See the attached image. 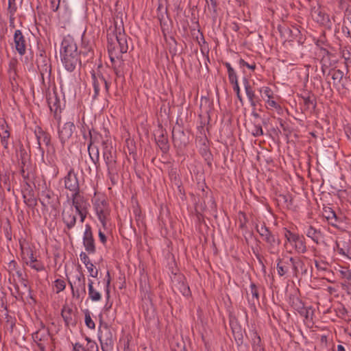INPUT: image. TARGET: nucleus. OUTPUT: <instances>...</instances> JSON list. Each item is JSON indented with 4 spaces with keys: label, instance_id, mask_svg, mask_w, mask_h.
I'll use <instances>...</instances> for the list:
<instances>
[{
    "label": "nucleus",
    "instance_id": "1",
    "mask_svg": "<svg viewBox=\"0 0 351 351\" xmlns=\"http://www.w3.org/2000/svg\"><path fill=\"white\" fill-rule=\"evenodd\" d=\"M256 230L267 244L269 253L271 254H278L281 241L269 230L265 223L263 222L260 226L256 225Z\"/></svg>",
    "mask_w": 351,
    "mask_h": 351
},
{
    "label": "nucleus",
    "instance_id": "2",
    "mask_svg": "<svg viewBox=\"0 0 351 351\" xmlns=\"http://www.w3.org/2000/svg\"><path fill=\"white\" fill-rule=\"evenodd\" d=\"M43 209L57 210L60 205L59 197L53 191L45 189L42 191L39 197Z\"/></svg>",
    "mask_w": 351,
    "mask_h": 351
},
{
    "label": "nucleus",
    "instance_id": "3",
    "mask_svg": "<svg viewBox=\"0 0 351 351\" xmlns=\"http://www.w3.org/2000/svg\"><path fill=\"white\" fill-rule=\"evenodd\" d=\"M200 119L199 125L197 126L198 133L199 136L197 138L196 143L200 146L201 152L203 154H206L209 152L208 141L206 138V132L208 131V126L205 128L206 125L209 124L210 117L208 115L207 120L205 119L203 120L202 116L199 115Z\"/></svg>",
    "mask_w": 351,
    "mask_h": 351
},
{
    "label": "nucleus",
    "instance_id": "4",
    "mask_svg": "<svg viewBox=\"0 0 351 351\" xmlns=\"http://www.w3.org/2000/svg\"><path fill=\"white\" fill-rule=\"evenodd\" d=\"M99 340L102 351H113L115 338L113 336L111 329L104 326L100 328L99 331Z\"/></svg>",
    "mask_w": 351,
    "mask_h": 351
},
{
    "label": "nucleus",
    "instance_id": "5",
    "mask_svg": "<svg viewBox=\"0 0 351 351\" xmlns=\"http://www.w3.org/2000/svg\"><path fill=\"white\" fill-rule=\"evenodd\" d=\"M34 134L42 154L45 152L47 154H53L55 152L53 145L50 143L49 134L45 132L40 127L37 126L36 128Z\"/></svg>",
    "mask_w": 351,
    "mask_h": 351
},
{
    "label": "nucleus",
    "instance_id": "6",
    "mask_svg": "<svg viewBox=\"0 0 351 351\" xmlns=\"http://www.w3.org/2000/svg\"><path fill=\"white\" fill-rule=\"evenodd\" d=\"M47 101L50 111L53 113V117L58 121L61 119V101L56 91L47 94Z\"/></svg>",
    "mask_w": 351,
    "mask_h": 351
},
{
    "label": "nucleus",
    "instance_id": "7",
    "mask_svg": "<svg viewBox=\"0 0 351 351\" xmlns=\"http://www.w3.org/2000/svg\"><path fill=\"white\" fill-rule=\"evenodd\" d=\"M32 339L40 351H45L46 346L49 345L51 339L49 330L45 326H42L41 328L32 334Z\"/></svg>",
    "mask_w": 351,
    "mask_h": 351
},
{
    "label": "nucleus",
    "instance_id": "8",
    "mask_svg": "<svg viewBox=\"0 0 351 351\" xmlns=\"http://www.w3.org/2000/svg\"><path fill=\"white\" fill-rule=\"evenodd\" d=\"M80 56L77 45L70 36H65L61 43L60 56Z\"/></svg>",
    "mask_w": 351,
    "mask_h": 351
},
{
    "label": "nucleus",
    "instance_id": "9",
    "mask_svg": "<svg viewBox=\"0 0 351 351\" xmlns=\"http://www.w3.org/2000/svg\"><path fill=\"white\" fill-rule=\"evenodd\" d=\"M61 315L66 327L69 328L76 326L78 322L77 309L73 310L69 306L64 305L61 311Z\"/></svg>",
    "mask_w": 351,
    "mask_h": 351
},
{
    "label": "nucleus",
    "instance_id": "10",
    "mask_svg": "<svg viewBox=\"0 0 351 351\" xmlns=\"http://www.w3.org/2000/svg\"><path fill=\"white\" fill-rule=\"evenodd\" d=\"M172 289L175 293H180L184 296H189L191 294L190 288L182 275L174 277L172 280Z\"/></svg>",
    "mask_w": 351,
    "mask_h": 351
},
{
    "label": "nucleus",
    "instance_id": "11",
    "mask_svg": "<svg viewBox=\"0 0 351 351\" xmlns=\"http://www.w3.org/2000/svg\"><path fill=\"white\" fill-rule=\"evenodd\" d=\"M64 187L72 193L80 191V184L77 173L71 168L64 178Z\"/></svg>",
    "mask_w": 351,
    "mask_h": 351
},
{
    "label": "nucleus",
    "instance_id": "12",
    "mask_svg": "<svg viewBox=\"0 0 351 351\" xmlns=\"http://www.w3.org/2000/svg\"><path fill=\"white\" fill-rule=\"evenodd\" d=\"M95 209L99 220L105 228L108 216L110 214L108 203L105 200H97L95 203Z\"/></svg>",
    "mask_w": 351,
    "mask_h": 351
},
{
    "label": "nucleus",
    "instance_id": "13",
    "mask_svg": "<svg viewBox=\"0 0 351 351\" xmlns=\"http://www.w3.org/2000/svg\"><path fill=\"white\" fill-rule=\"evenodd\" d=\"M83 245L88 254H95L96 252L95 239L93 238L91 226L89 224L86 225L83 236Z\"/></svg>",
    "mask_w": 351,
    "mask_h": 351
},
{
    "label": "nucleus",
    "instance_id": "14",
    "mask_svg": "<svg viewBox=\"0 0 351 351\" xmlns=\"http://www.w3.org/2000/svg\"><path fill=\"white\" fill-rule=\"evenodd\" d=\"M289 262L295 277H298L300 274L305 276L308 274V269L305 267L304 263L300 258L289 257Z\"/></svg>",
    "mask_w": 351,
    "mask_h": 351
},
{
    "label": "nucleus",
    "instance_id": "15",
    "mask_svg": "<svg viewBox=\"0 0 351 351\" xmlns=\"http://www.w3.org/2000/svg\"><path fill=\"white\" fill-rule=\"evenodd\" d=\"M61 62L69 72L73 71L76 66L82 63L80 56H61Z\"/></svg>",
    "mask_w": 351,
    "mask_h": 351
},
{
    "label": "nucleus",
    "instance_id": "16",
    "mask_svg": "<svg viewBox=\"0 0 351 351\" xmlns=\"http://www.w3.org/2000/svg\"><path fill=\"white\" fill-rule=\"evenodd\" d=\"M14 42L17 52L23 56L26 53V40L20 29L15 31L14 34Z\"/></svg>",
    "mask_w": 351,
    "mask_h": 351
},
{
    "label": "nucleus",
    "instance_id": "17",
    "mask_svg": "<svg viewBox=\"0 0 351 351\" xmlns=\"http://www.w3.org/2000/svg\"><path fill=\"white\" fill-rule=\"evenodd\" d=\"M243 83L249 102L252 107L255 108L256 104L261 101V99L259 97L255 94L253 88L251 86V85L250 84V82L246 77H243Z\"/></svg>",
    "mask_w": 351,
    "mask_h": 351
},
{
    "label": "nucleus",
    "instance_id": "18",
    "mask_svg": "<svg viewBox=\"0 0 351 351\" xmlns=\"http://www.w3.org/2000/svg\"><path fill=\"white\" fill-rule=\"evenodd\" d=\"M75 129V125L72 122H66L62 128L59 129V138L62 144H64L71 137Z\"/></svg>",
    "mask_w": 351,
    "mask_h": 351
},
{
    "label": "nucleus",
    "instance_id": "19",
    "mask_svg": "<svg viewBox=\"0 0 351 351\" xmlns=\"http://www.w3.org/2000/svg\"><path fill=\"white\" fill-rule=\"evenodd\" d=\"M48 62L49 60L47 58L44 52H41L39 55H37L36 63L41 75H44L45 73H50L51 69Z\"/></svg>",
    "mask_w": 351,
    "mask_h": 351
},
{
    "label": "nucleus",
    "instance_id": "20",
    "mask_svg": "<svg viewBox=\"0 0 351 351\" xmlns=\"http://www.w3.org/2000/svg\"><path fill=\"white\" fill-rule=\"evenodd\" d=\"M172 138L176 146L180 147L187 143V137L180 127L173 128Z\"/></svg>",
    "mask_w": 351,
    "mask_h": 351
},
{
    "label": "nucleus",
    "instance_id": "21",
    "mask_svg": "<svg viewBox=\"0 0 351 351\" xmlns=\"http://www.w3.org/2000/svg\"><path fill=\"white\" fill-rule=\"evenodd\" d=\"M93 85L94 88V95L93 98L95 99L99 95V92L103 88V85L106 84V78L100 73L96 74L93 73L92 74Z\"/></svg>",
    "mask_w": 351,
    "mask_h": 351
},
{
    "label": "nucleus",
    "instance_id": "22",
    "mask_svg": "<svg viewBox=\"0 0 351 351\" xmlns=\"http://www.w3.org/2000/svg\"><path fill=\"white\" fill-rule=\"evenodd\" d=\"M72 204L76 211L87 209L88 203L80 194V191L72 193Z\"/></svg>",
    "mask_w": 351,
    "mask_h": 351
},
{
    "label": "nucleus",
    "instance_id": "23",
    "mask_svg": "<svg viewBox=\"0 0 351 351\" xmlns=\"http://www.w3.org/2000/svg\"><path fill=\"white\" fill-rule=\"evenodd\" d=\"M76 219V215L74 214L72 208L62 212V220L68 230H71L75 226Z\"/></svg>",
    "mask_w": 351,
    "mask_h": 351
},
{
    "label": "nucleus",
    "instance_id": "24",
    "mask_svg": "<svg viewBox=\"0 0 351 351\" xmlns=\"http://www.w3.org/2000/svg\"><path fill=\"white\" fill-rule=\"evenodd\" d=\"M315 265L319 271L324 272V276L323 278H325L329 282H333V280H330L328 278L333 274V272L329 269V264L324 261L315 260Z\"/></svg>",
    "mask_w": 351,
    "mask_h": 351
},
{
    "label": "nucleus",
    "instance_id": "25",
    "mask_svg": "<svg viewBox=\"0 0 351 351\" xmlns=\"http://www.w3.org/2000/svg\"><path fill=\"white\" fill-rule=\"evenodd\" d=\"M116 41L118 44V47H116V49L118 50V52H120V54H123L127 53L128 50V38L125 34H122L119 32V34H116L115 35Z\"/></svg>",
    "mask_w": 351,
    "mask_h": 351
},
{
    "label": "nucleus",
    "instance_id": "26",
    "mask_svg": "<svg viewBox=\"0 0 351 351\" xmlns=\"http://www.w3.org/2000/svg\"><path fill=\"white\" fill-rule=\"evenodd\" d=\"M89 135L90 138V144L88 146V154H99V149L97 147V142H96V139L97 138V133L94 130H89Z\"/></svg>",
    "mask_w": 351,
    "mask_h": 351
},
{
    "label": "nucleus",
    "instance_id": "27",
    "mask_svg": "<svg viewBox=\"0 0 351 351\" xmlns=\"http://www.w3.org/2000/svg\"><path fill=\"white\" fill-rule=\"evenodd\" d=\"M306 236L311 238L317 244L319 243L320 239L323 238L322 232L312 226H309L306 230Z\"/></svg>",
    "mask_w": 351,
    "mask_h": 351
},
{
    "label": "nucleus",
    "instance_id": "28",
    "mask_svg": "<svg viewBox=\"0 0 351 351\" xmlns=\"http://www.w3.org/2000/svg\"><path fill=\"white\" fill-rule=\"evenodd\" d=\"M340 273L343 278L345 279L344 282L341 283L342 287L344 290H346L348 293L351 291V272L349 269H345L341 270Z\"/></svg>",
    "mask_w": 351,
    "mask_h": 351
},
{
    "label": "nucleus",
    "instance_id": "29",
    "mask_svg": "<svg viewBox=\"0 0 351 351\" xmlns=\"http://www.w3.org/2000/svg\"><path fill=\"white\" fill-rule=\"evenodd\" d=\"M277 261H278V263H277L276 268H277L278 274L280 276H283L286 274H287L289 271V265H291V263L289 262V258L287 261H285L283 262L282 260L279 258H278Z\"/></svg>",
    "mask_w": 351,
    "mask_h": 351
},
{
    "label": "nucleus",
    "instance_id": "30",
    "mask_svg": "<svg viewBox=\"0 0 351 351\" xmlns=\"http://www.w3.org/2000/svg\"><path fill=\"white\" fill-rule=\"evenodd\" d=\"M328 75H330L333 80V86L337 87L341 84L343 78V72L339 69H331L329 71Z\"/></svg>",
    "mask_w": 351,
    "mask_h": 351
},
{
    "label": "nucleus",
    "instance_id": "31",
    "mask_svg": "<svg viewBox=\"0 0 351 351\" xmlns=\"http://www.w3.org/2000/svg\"><path fill=\"white\" fill-rule=\"evenodd\" d=\"M69 285L71 286L73 297L82 301L83 298L86 295V285H84V289H82L79 287V284L75 285V287L71 282H69Z\"/></svg>",
    "mask_w": 351,
    "mask_h": 351
},
{
    "label": "nucleus",
    "instance_id": "32",
    "mask_svg": "<svg viewBox=\"0 0 351 351\" xmlns=\"http://www.w3.org/2000/svg\"><path fill=\"white\" fill-rule=\"evenodd\" d=\"M73 351H99V347L91 342L85 346L80 343H75L73 344Z\"/></svg>",
    "mask_w": 351,
    "mask_h": 351
},
{
    "label": "nucleus",
    "instance_id": "33",
    "mask_svg": "<svg viewBox=\"0 0 351 351\" xmlns=\"http://www.w3.org/2000/svg\"><path fill=\"white\" fill-rule=\"evenodd\" d=\"M262 124V122L259 121L254 120L253 121L252 125L250 127L249 131L254 136L258 137L264 134Z\"/></svg>",
    "mask_w": 351,
    "mask_h": 351
},
{
    "label": "nucleus",
    "instance_id": "34",
    "mask_svg": "<svg viewBox=\"0 0 351 351\" xmlns=\"http://www.w3.org/2000/svg\"><path fill=\"white\" fill-rule=\"evenodd\" d=\"M302 99L304 102L305 110H314L316 107V99L313 95L308 93L306 95H302Z\"/></svg>",
    "mask_w": 351,
    "mask_h": 351
},
{
    "label": "nucleus",
    "instance_id": "35",
    "mask_svg": "<svg viewBox=\"0 0 351 351\" xmlns=\"http://www.w3.org/2000/svg\"><path fill=\"white\" fill-rule=\"evenodd\" d=\"M93 284V281L89 279L88 283V291L89 298L92 301H99L101 298V295L99 291L94 289Z\"/></svg>",
    "mask_w": 351,
    "mask_h": 351
},
{
    "label": "nucleus",
    "instance_id": "36",
    "mask_svg": "<svg viewBox=\"0 0 351 351\" xmlns=\"http://www.w3.org/2000/svg\"><path fill=\"white\" fill-rule=\"evenodd\" d=\"M108 51L110 61L112 63L115 62L116 59H120L122 57V55L120 54V52H118V50L116 49L114 43H110L109 40L108 45Z\"/></svg>",
    "mask_w": 351,
    "mask_h": 351
},
{
    "label": "nucleus",
    "instance_id": "37",
    "mask_svg": "<svg viewBox=\"0 0 351 351\" xmlns=\"http://www.w3.org/2000/svg\"><path fill=\"white\" fill-rule=\"evenodd\" d=\"M289 303L290 306L296 311L299 312L304 306L302 301L295 295H290Z\"/></svg>",
    "mask_w": 351,
    "mask_h": 351
},
{
    "label": "nucleus",
    "instance_id": "38",
    "mask_svg": "<svg viewBox=\"0 0 351 351\" xmlns=\"http://www.w3.org/2000/svg\"><path fill=\"white\" fill-rule=\"evenodd\" d=\"M79 55L81 60L86 63L93 59L94 52L90 48L84 47V50L79 52Z\"/></svg>",
    "mask_w": 351,
    "mask_h": 351
},
{
    "label": "nucleus",
    "instance_id": "39",
    "mask_svg": "<svg viewBox=\"0 0 351 351\" xmlns=\"http://www.w3.org/2000/svg\"><path fill=\"white\" fill-rule=\"evenodd\" d=\"M295 250L298 254H304L307 251L305 239L303 236H301L299 240L295 242L293 245Z\"/></svg>",
    "mask_w": 351,
    "mask_h": 351
},
{
    "label": "nucleus",
    "instance_id": "40",
    "mask_svg": "<svg viewBox=\"0 0 351 351\" xmlns=\"http://www.w3.org/2000/svg\"><path fill=\"white\" fill-rule=\"evenodd\" d=\"M255 158L262 166H270L273 163V159L270 155H255Z\"/></svg>",
    "mask_w": 351,
    "mask_h": 351
},
{
    "label": "nucleus",
    "instance_id": "41",
    "mask_svg": "<svg viewBox=\"0 0 351 351\" xmlns=\"http://www.w3.org/2000/svg\"><path fill=\"white\" fill-rule=\"evenodd\" d=\"M21 254L23 259H29L28 261H26V263H33L36 260V258L34 256V252L30 247L24 248L21 246Z\"/></svg>",
    "mask_w": 351,
    "mask_h": 351
},
{
    "label": "nucleus",
    "instance_id": "42",
    "mask_svg": "<svg viewBox=\"0 0 351 351\" xmlns=\"http://www.w3.org/2000/svg\"><path fill=\"white\" fill-rule=\"evenodd\" d=\"M108 170H113L116 167L117 155H103Z\"/></svg>",
    "mask_w": 351,
    "mask_h": 351
},
{
    "label": "nucleus",
    "instance_id": "43",
    "mask_svg": "<svg viewBox=\"0 0 351 351\" xmlns=\"http://www.w3.org/2000/svg\"><path fill=\"white\" fill-rule=\"evenodd\" d=\"M282 134L288 137L292 132V129L289 123L281 118L278 119Z\"/></svg>",
    "mask_w": 351,
    "mask_h": 351
},
{
    "label": "nucleus",
    "instance_id": "44",
    "mask_svg": "<svg viewBox=\"0 0 351 351\" xmlns=\"http://www.w3.org/2000/svg\"><path fill=\"white\" fill-rule=\"evenodd\" d=\"M341 54L344 59L346 66L348 69L351 66V52L347 47H343L341 49Z\"/></svg>",
    "mask_w": 351,
    "mask_h": 351
},
{
    "label": "nucleus",
    "instance_id": "45",
    "mask_svg": "<svg viewBox=\"0 0 351 351\" xmlns=\"http://www.w3.org/2000/svg\"><path fill=\"white\" fill-rule=\"evenodd\" d=\"M156 143L162 153L166 154L169 149L168 140L164 136H161L157 140Z\"/></svg>",
    "mask_w": 351,
    "mask_h": 351
},
{
    "label": "nucleus",
    "instance_id": "46",
    "mask_svg": "<svg viewBox=\"0 0 351 351\" xmlns=\"http://www.w3.org/2000/svg\"><path fill=\"white\" fill-rule=\"evenodd\" d=\"M24 202L25 204L32 208H34L37 205V199L29 192L28 195H23Z\"/></svg>",
    "mask_w": 351,
    "mask_h": 351
},
{
    "label": "nucleus",
    "instance_id": "47",
    "mask_svg": "<svg viewBox=\"0 0 351 351\" xmlns=\"http://www.w3.org/2000/svg\"><path fill=\"white\" fill-rule=\"evenodd\" d=\"M286 230V232L285 233V237L287 239V241L291 243L292 245H293L295 242L298 241V240L300 239V238L301 237L300 235H299L298 234H295L293 232H292L291 231L289 230Z\"/></svg>",
    "mask_w": 351,
    "mask_h": 351
},
{
    "label": "nucleus",
    "instance_id": "48",
    "mask_svg": "<svg viewBox=\"0 0 351 351\" xmlns=\"http://www.w3.org/2000/svg\"><path fill=\"white\" fill-rule=\"evenodd\" d=\"M250 291L252 295V300H249L250 302H252L253 305L255 304V302H259V293L258 290V287L256 285L252 282L250 285Z\"/></svg>",
    "mask_w": 351,
    "mask_h": 351
},
{
    "label": "nucleus",
    "instance_id": "49",
    "mask_svg": "<svg viewBox=\"0 0 351 351\" xmlns=\"http://www.w3.org/2000/svg\"><path fill=\"white\" fill-rule=\"evenodd\" d=\"M6 188L8 191L10 190V177L6 173L0 174V188Z\"/></svg>",
    "mask_w": 351,
    "mask_h": 351
},
{
    "label": "nucleus",
    "instance_id": "50",
    "mask_svg": "<svg viewBox=\"0 0 351 351\" xmlns=\"http://www.w3.org/2000/svg\"><path fill=\"white\" fill-rule=\"evenodd\" d=\"M0 136L1 139H8L10 137V131L8 130V125L5 122L0 125Z\"/></svg>",
    "mask_w": 351,
    "mask_h": 351
},
{
    "label": "nucleus",
    "instance_id": "51",
    "mask_svg": "<svg viewBox=\"0 0 351 351\" xmlns=\"http://www.w3.org/2000/svg\"><path fill=\"white\" fill-rule=\"evenodd\" d=\"M251 343L253 351H265L264 346L261 343V337H258L257 339L253 340Z\"/></svg>",
    "mask_w": 351,
    "mask_h": 351
},
{
    "label": "nucleus",
    "instance_id": "52",
    "mask_svg": "<svg viewBox=\"0 0 351 351\" xmlns=\"http://www.w3.org/2000/svg\"><path fill=\"white\" fill-rule=\"evenodd\" d=\"M124 147V154H135V145L132 140L128 139Z\"/></svg>",
    "mask_w": 351,
    "mask_h": 351
},
{
    "label": "nucleus",
    "instance_id": "53",
    "mask_svg": "<svg viewBox=\"0 0 351 351\" xmlns=\"http://www.w3.org/2000/svg\"><path fill=\"white\" fill-rule=\"evenodd\" d=\"M230 326L232 329V334L235 332H242V328L238 321L235 318H230Z\"/></svg>",
    "mask_w": 351,
    "mask_h": 351
},
{
    "label": "nucleus",
    "instance_id": "54",
    "mask_svg": "<svg viewBox=\"0 0 351 351\" xmlns=\"http://www.w3.org/2000/svg\"><path fill=\"white\" fill-rule=\"evenodd\" d=\"M27 265L37 271H44L45 269L43 263L38 261L37 259L34 261L33 263H27Z\"/></svg>",
    "mask_w": 351,
    "mask_h": 351
},
{
    "label": "nucleus",
    "instance_id": "55",
    "mask_svg": "<svg viewBox=\"0 0 351 351\" xmlns=\"http://www.w3.org/2000/svg\"><path fill=\"white\" fill-rule=\"evenodd\" d=\"M324 217H326L327 221L334 219L335 221H337V215L335 213V211L330 208H328L327 209L324 210Z\"/></svg>",
    "mask_w": 351,
    "mask_h": 351
},
{
    "label": "nucleus",
    "instance_id": "56",
    "mask_svg": "<svg viewBox=\"0 0 351 351\" xmlns=\"http://www.w3.org/2000/svg\"><path fill=\"white\" fill-rule=\"evenodd\" d=\"M9 80L10 82V84L12 85V89L15 90L18 88V84L16 83V78L18 77L17 71L16 72H10V74H8Z\"/></svg>",
    "mask_w": 351,
    "mask_h": 351
},
{
    "label": "nucleus",
    "instance_id": "57",
    "mask_svg": "<svg viewBox=\"0 0 351 351\" xmlns=\"http://www.w3.org/2000/svg\"><path fill=\"white\" fill-rule=\"evenodd\" d=\"M54 286L56 289V293H59L65 289L66 284L63 280L57 279L54 281Z\"/></svg>",
    "mask_w": 351,
    "mask_h": 351
},
{
    "label": "nucleus",
    "instance_id": "58",
    "mask_svg": "<svg viewBox=\"0 0 351 351\" xmlns=\"http://www.w3.org/2000/svg\"><path fill=\"white\" fill-rule=\"evenodd\" d=\"M332 56H324L321 58L320 64L322 67H330L332 66L331 58Z\"/></svg>",
    "mask_w": 351,
    "mask_h": 351
},
{
    "label": "nucleus",
    "instance_id": "59",
    "mask_svg": "<svg viewBox=\"0 0 351 351\" xmlns=\"http://www.w3.org/2000/svg\"><path fill=\"white\" fill-rule=\"evenodd\" d=\"M260 93H263L267 99H274V93L269 87L264 86L259 89Z\"/></svg>",
    "mask_w": 351,
    "mask_h": 351
},
{
    "label": "nucleus",
    "instance_id": "60",
    "mask_svg": "<svg viewBox=\"0 0 351 351\" xmlns=\"http://www.w3.org/2000/svg\"><path fill=\"white\" fill-rule=\"evenodd\" d=\"M76 284H79V287L84 289V285H86V278L83 273H80V274L76 276L75 285Z\"/></svg>",
    "mask_w": 351,
    "mask_h": 351
},
{
    "label": "nucleus",
    "instance_id": "61",
    "mask_svg": "<svg viewBox=\"0 0 351 351\" xmlns=\"http://www.w3.org/2000/svg\"><path fill=\"white\" fill-rule=\"evenodd\" d=\"M86 267L88 271L90 276H92L93 278H96L97 276L98 270L95 269V266L92 263H90L88 264L86 263Z\"/></svg>",
    "mask_w": 351,
    "mask_h": 351
},
{
    "label": "nucleus",
    "instance_id": "62",
    "mask_svg": "<svg viewBox=\"0 0 351 351\" xmlns=\"http://www.w3.org/2000/svg\"><path fill=\"white\" fill-rule=\"evenodd\" d=\"M17 64H18V62L16 59L10 60V61L9 62V64H8V74H10V72L12 73V72L17 71Z\"/></svg>",
    "mask_w": 351,
    "mask_h": 351
},
{
    "label": "nucleus",
    "instance_id": "63",
    "mask_svg": "<svg viewBox=\"0 0 351 351\" xmlns=\"http://www.w3.org/2000/svg\"><path fill=\"white\" fill-rule=\"evenodd\" d=\"M233 337L237 343V346H241L243 343V332L233 333Z\"/></svg>",
    "mask_w": 351,
    "mask_h": 351
},
{
    "label": "nucleus",
    "instance_id": "64",
    "mask_svg": "<svg viewBox=\"0 0 351 351\" xmlns=\"http://www.w3.org/2000/svg\"><path fill=\"white\" fill-rule=\"evenodd\" d=\"M85 324L86 326L90 329H94L95 327V323L91 319L88 312L85 314Z\"/></svg>",
    "mask_w": 351,
    "mask_h": 351
}]
</instances>
